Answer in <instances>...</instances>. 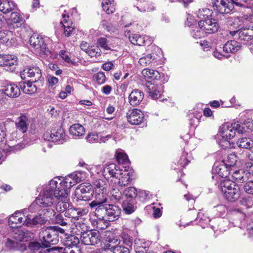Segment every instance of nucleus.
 <instances>
[{"instance_id":"1","label":"nucleus","mask_w":253,"mask_h":253,"mask_svg":"<svg viewBox=\"0 0 253 253\" xmlns=\"http://www.w3.org/2000/svg\"><path fill=\"white\" fill-rule=\"evenodd\" d=\"M57 181L55 179L51 180L42 193L29 207V211L31 212L42 211L44 215L48 216L50 218L52 216H54L53 204L59 200L60 197H63L60 195L61 192L57 190Z\"/></svg>"},{"instance_id":"2","label":"nucleus","mask_w":253,"mask_h":253,"mask_svg":"<svg viewBox=\"0 0 253 253\" xmlns=\"http://www.w3.org/2000/svg\"><path fill=\"white\" fill-rule=\"evenodd\" d=\"M64 229L57 226H51L42 228L39 233V237L42 245L47 248L58 243L59 233H64Z\"/></svg>"},{"instance_id":"3","label":"nucleus","mask_w":253,"mask_h":253,"mask_svg":"<svg viewBox=\"0 0 253 253\" xmlns=\"http://www.w3.org/2000/svg\"><path fill=\"white\" fill-rule=\"evenodd\" d=\"M219 187L225 198L230 202H235L240 197L241 191L239 186L230 180L222 181Z\"/></svg>"},{"instance_id":"4","label":"nucleus","mask_w":253,"mask_h":253,"mask_svg":"<svg viewBox=\"0 0 253 253\" xmlns=\"http://www.w3.org/2000/svg\"><path fill=\"white\" fill-rule=\"evenodd\" d=\"M30 237V233L28 231L19 229L13 233V240L7 239L6 246L10 249L23 252L26 250V246L21 242L27 241Z\"/></svg>"},{"instance_id":"5","label":"nucleus","mask_w":253,"mask_h":253,"mask_svg":"<svg viewBox=\"0 0 253 253\" xmlns=\"http://www.w3.org/2000/svg\"><path fill=\"white\" fill-rule=\"evenodd\" d=\"M79 243V238L75 235H65L62 241L64 247H55L52 249L57 251L58 253H81L78 246Z\"/></svg>"},{"instance_id":"6","label":"nucleus","mask_w":253,"mask_h":253,"mask_svg":"<svg viewBox=\"0 0 253 253\" xmlns=\"http://www.w3.org/2000/svg\"><path fill=\"white\" fill-rule=\"evenodd\" d=\"M83 180L82 173L74 172L69 174L62 181H57V190L61 192L60 195L64 197L68 195V189H70L77 183Z\"/></svg>"},{"instance_id":"7","label":"nucleus","mask_w":253,"mask_h":253,"mask_svg":"<svg viewBox=\"0 0 253 253\" xmlns=\"http://www.w3.org/2000/svg\"><path fill=\"white\" fill-rule=\"evenodd\" d=\"M30 43L35 51L40 56L50 54V51L47 47L43 39L38 34H33L30 38Z\"/></svg>"},{"instance_id":"8","label":"nucleus","mask_w":253,"mask_h":253,"mask_svg":"<svg viewBox=\"0 0 253 253\" xmlns=\"http://www.w3.org/2000/svg\"><path fill=\"white\" fill-rule=\"evenodd\" d=\"M93 189L92 186L89 183H84L79 185L76 188L75 195L76 202L79 201H87L91 199Z\"/></svg>"},{"instance_id":"9","label":"nucleus","mask_w":253,"mask_h":253,"mask_svg":"<svg viewBox=\"0 0 253 253\" xmlns=\"http://www.w3.org/2000/svg\"><path fill=\"white\" fill-rule=\"evenodd\" d=\"M239 127H240L239 122L231 124H224L220 128V134L223 138L227 141L232 139L235 136L236 132L239 133ZM227 143H229V142L227 141Z\"/></svg>"},{"instance_id":"10","label":"nucleus","mask_w":253,"mask_h":253,"mask_svg":"<svg viewBox=\"0 0 253 253\" xmlns=\"http://www.w3.org/2000/svg\"><path fill=\"white\" fill-rule=\"evenodd\" d=\"M43 137L45 140L57 142L59 144H62L66 141L65 132L61 127H58L50 131L45 132Z\"/></svg>"},{"instance_id":"11","label":"nucleus","mask_w":253,"mask_h":253,"mask_svg":"<svg viewBox=\"0 0 253 253\" xmlns=\"http://www.w3.org/2000/svg\"><path fill=\"white\" fill-rule=\"evenodd\" d=\"M82 243L86 245H95L101 241V236L99 231L88 230L82 234L80 238Z\"/></svg>"},{"instance_id":"12","label":"nucleus","mask_w":253,"mask_h":253,"mask_svg":"<svg viewBox=\"0 0 253 253\" xmlns=\"http://www.w3.org/2000/svg\"><path fill=\"white\" fill-rule=\"evenodd\" d=\"M18 65V59L14 55H0V66L4 67L5 70L13 72Z\"/></svg>"},{"instance_id":"13","label":"nucleus","mask_w":253,"mask_h":253,"mask_svg":"<svg viewBox=\"0 0 253 253\" xmlns=\"http://www.w3.org/2000/svg\"><path fill=\"white\" fill-rule=\"evenodd\" d=\"M214 10L220 14L229 13L234 9L232 2L229 0H211Z\"/></svg>"},{"instance_id":"14","label":"nucleus","mask_w":253,"mask_h":253,"mask_svg":"<svg viewBox=\"0 0 253 253\" xmlns=\"http://www.w3.org/2000/svg\"><path fill=\"white\" fill-rule=\"evenodd\" d=\"M20 76L23 80L27 77L32 78V82L35 83L39 81L42 77V73L38 67H26L20 72Z\"/></svg>"},{"instance_id":"15","label":"nucleus","mask_w":253,"mask_h":253,"mask_svg":"<svg viewBox=\"0 0 253 253\" xmlns=\"http://www.w3.org/2000/svg\"><path fill=\"white\" fill-rule=\"evenodd\" d=\"M102 201H92L88 204V207L93 211L95 215L98 219H106L107 204H102Z\"/></svg>"},{"instance_id":"16","label":"nucleus","mask_w":253,"mask_h":253,"mask_svg":"<svg viewBox=\"0 0 253 253\" xmlns=\"http://www.w3.org/2000/svg\"><path fill=\"white\" fill-rule=\"evenodd\" d=\"M38 214L35 216L33 218H31L28 216L25 217L24 223L28 227H39L44 224L47 220L46 218L48 216L43 214V212H42V211H38Z\"/></svg>"},{"instance_id":"17","label":"nucleus","mask_w":253,"mask_h":253,"mask_svg":"<svg viewBox=\"0 0 253 253\" xmlns=\"http://www.w3.org/2000/svg\"><path fill=\"white\" fill-rule=\"evenodd\" d=\"M126 117L127 121L133 125H138L143 122L144 120V114L137 109L128 110Z\"/></svg>"},{"instance_id":"18","label":"nucleus","mask_w":253,"mask_h":253,"mask_svg":"<svg viewBox=\"0 0 253 253\" xmlns=\"http://www.w3.org/2000/svg\"><path fill=\"white\" fill-rule=\"evenodd\" d=\"M0 42L7 46H14L16 44L17 37L11 31H0Z\"/></svg>"},{"instance_id":"19","label":"nucleus","mask_w":253,"mask_h":253,"mask_svg":"<svg viewBox=\"0 0 253 253\" xmlns=\"http://www.w3.org/2000/svg\"><path fill=\"white\" fill-rule=\"evenodd\" d=\"M214 19L200 20L198 22L199 28L203 30L205 33L212 34L217 31L219 26Z\"/></svg>"},{"instance_id":"20","label":"nucleus","mask_w":253,"mask_h":253,"mask_svg":"<svg viewBox=\"0 0 253 253\" xmlns=\"http://www.w3.org/2000/svg\"><path fill=\"white\" fill-rule=\"evenodd\" d=\"M231 36L238 34L239 39L243 41H250L253 39V27H243L238 31H227Z\"/></svg>"},{"instance_id":"21","label":"nucleus","mask_w":253,"mask_h":253,"mask_svg":"<svg viewBox=\"0 0 253 253\" xmlns=\"http://www.w3.org/2000/svg\"><path fill=\"white\" fill-rule=\"evenodd\" d=\"M17 135L18 133L17 131H13L10 134L7 144L8 148H6L8 151L15 152L24 147L23 143L18 142L19 139Z\"/></svg>"},{"instance_id":"22","label":"nucleus","mask_w":253,"mask_h":253,"mask_svg":"<svg viewBox=\"0 0 253 253\" xmlns=\"http://www.w3.org/2000/svg\"><path fill=\"white\" fill-rule=\"evenodd\" d=\"M120 241L116 237L107 236L106 237L105 242L102 244L101 250L103 251H110L113 253L117 247L120 245Z\"/></svg>"},{"instance_id":"23","label":"nucleus","mask_w":253,"mask_h":253,"mask_svg":"<svg viewBox=\"0 0 253 253\" xmlns=\"http://www.w3.org/2000/svg\"><path fill=\"white\" fill-rule=\"evenodd\" d=\"M2 93L11 98H16L20 94L18 86L14 84L6 82L3 86Z\"/></svg>"},{"instance_id":"24","label":"nucleus","mask_w":253,"mask_h":253,"mask_svg":"<svg viewBox=\"0 0 253 253\" xmlns=\"http://www.w3.org/2000/svg\"><path fill=\"white\" fill-rule=\"evenodd\" d=\"M106 220L114 221L117 220L121 213V210L119 206L113 204H107Z\"/></svg>"},{"instance_id":"25","label":"nucleus","mask_w":253,"mask_h":253,"mask_svg":"<svg viewBox=\"0 0 253 253\" xmlns=\"http://www.w3.org/2000/svg\"><path fill=\"white\" fill-rule=\"evenodd\" d=\"M146 86L148 88V92L149 95L153 99H156L160 97L162 92V87L156 83V81L148 82Z\"/></svg>"},{"instance_id":"26","label":"nucleus","mask_w":253,"mask_h":253,"mask_svg":"<svg viewBox=\"0 0 253 253\" xmlns=\"http://www.w3.org/2000/svg\"><path fill=\"white\" fill-rule=\"evenodd\" d=\"M121 169L114 163H111L105 166L104 168L103 174L105 178L109 177L116 178L120 173Z\"/></svg>"},{"instance_id":"27","label":"nucleus","mask_w":253,"mask_h":253,"mask_svg":"<svg viewBox=\"0 0 253 253\" xmlns=\"http://www.w3.org/2000/svg\"><path fill=\"white\" fill-rule=\"evenodd\" d=\"M144 93L139 89H134L129 94L128 101L129 104L133 107L139 105L143 100Z\"/></svg>"},{"instance_id":"28","label":"nucleus","mask_w":253,"mask_h":253,"mask_svg":"<svg viewBox=\"0 0 253 253\" xmlns=\"http://www.w3.org/2000/svg\"><path fill=\"white\" fill-rule=\"evenodd\" d=\"M25 215L19 212H15L8 219L9 225L12 228H16L20 226L21 224L24 223Z\"/></svg>"},{"instance_id":"29","label":"nucleus","mask_w":253,"mask_h":253,"mask_svg":"<svg viewBox=\"0 0 253 253\" xmlns=\"http://www.w3.org/2000/svg\"><path fill=\"white\" fill-rule=\"evenodd\" d=\"M241 48V44L237 41L231 40L227 42L223 46V51L226 53H234Z\"/></svg>"},{"instance_id":"30","label":"nucleus","mask_w":253,"mask_h":253,"mask_svg":"<svg viewBox=\"0 0 253 253\" xmlns=\"http://www.w3.org/2000/svg\"><path fill=\"white\" fill-rule=\"evenodd\" d=\"M70 134L74 137H80L85 134V129L79 124H75L70 126Z\"/></svg>"},{"instance_id":"31","label":"nucleus","mask_w":253,"mask_h":253,"mask_svg":"<svg viewBox=\"0 0 253 253\" xmlns=\"http://www.w3.org/2000/svg\"><path fill=\"white\" fill-rule=\"evenodd\" d=\"M93 185L96 193L101 192L106 193L107 191L108 181L106 179H95L93 181Z\"/></svg>"},{"instance_id":"32","label":"nucleus","mask_w":253,"mask_h":253,"mask_svg":"<svg viewBox=\"0 0 253 253\" xmlns=\"http://www.w3.org/2000/svg\"><path fill=\"white\" fill-rule=\"evenodd\" d=\"M118 179V185L120 186H126L130 183L132 179L130 177L129 173L126 171L122 172V170L120 171V173L118 174V176L116 177Z\"/></svg>"},{"instance_id":"33","label":"nucleus","mask_w":253,"mask_h":253,"mask_svg":"<svg viewBox=\"0 0 253 253\" xmlns=\"http://www.w3.org/2000/svg\"><path fill=\"white\" fill-rule=\"evenodd\" d=\"M63 20L61 23L62 24V27L64 29V34L66 37H70L74 31L75 28L72 26V23L67 21L66 18L69 17H66L65 14L62 15Z\"/></svg>"},{"instance_id":"34","label":"nucleus","mask_w":253,"mask_h":253,"mask_svg":"<svg viewBox=\"0 0 253 253\" xmlns=\"http://www.w3.org/2000/svg\"><path fill=\"white\" fill-rule=\"evenodd\" d=\"M15 7V3L9 0H0V11L6 14L12 11Z\"/></svg>"},{"instance_id":"35","label":"nucleus","mask_w":253,"mask_h":253,"mask_svg":"<svg viewBox=\"0 0 253 253\" xmlns=\"http://www.w3.org/2000/svg\"><path fill=\"white\" fill-rule=\"evenodd\" d=\"M16 126L17 128L22 133L25 132L28 128V118L24 115H21L19 117L16 122Z\"/></svg>"},{"instance_id":"36","label":"nucleus","mask_w":253,"mask_h":253,"mask_svg":"<svg viewBox=\"0 0 253 253\" xmlns=\"http://www.w3.org/2000/svg\"><path fill=\"white\" fill-rule=\"evenodd\" d=\"M101 6L107 14H111L115 11V3L114 0H102Z\"/></svg>"},{"instance_id":"37","label":"nucleus","mask_w":253,"mask_h":253,"mask_svg":"<svg viewBox=\"0 0 253 253\" xmlns=\"http://www.w3.org/2000/svg\"><path fill=\"white\" fill-rule=\"evenodd\" d=\"M142 74L146 79H152V81H155L160 77L158 71L150 69H144L142 71Z\"/></svg>"},{"instance_id":"38","label":"nucleus","mask_w":253,"mask_h":253,"mask_svg":"<svg viewBox=\"0 0 253 253\" xmlns=\"http://www.w3.org/2000/svg\"><path fill=\"white\" fill-rule=\"evenodd\" d=\"M67 196L64 197H60L59 200L56 205V210L58 212H63L67 210L69 208V204L68 202Z\"/></svg>"},{"instance_id":"39","label":"nucleus","mask_w":253,"mask_h":253,"mask_svg":"<svg viewBox=\"0 0 253 253\" xmlns=\"http://www.w3.org/2000/svg\"><path fill=\"white\" fill-rule=\"evenodd\" d=\"M32 82L28 81L27 83H23L20 84V87L24 93L33 94L37 91V87Z\"/></svg>"},{"instance_id":"40","label":"nucleus","mask_w":253,"mask_h":253,"mask_svg":"<svg viewBox=\"0 0 253 253\" xmlns=\"http://www.w3.org/2000/svg\"><path fill=\"white\" fill-rule=\"evenodd\" d=\"M239 133H243L246 132H250L253 130V120L248 119L243 123L239 122Z\"/></svg>"},{"instance_id":"41","label":"nucleus","mask_w":253,"mask_h":253,"mask_svg":"<svg viewBox=\"0 0 253 253\" xmlns=\"http://www.w3.org/2000/svg\"><path fill=\"white\" fill-rule=\"evenodd\" d=\"M237 145L240 148L249 150L253 147V140L249 137H242L238 139Z\"/></svg>"},{"instance_id":"42","label":"nucleus","mask_w":253,"mask_h":253,"mask_svg":"<svg viewBox=\"0 0 253 253\" xmlns=\"http://www.w3.org/2000/svg\"><path fill=\"white\" fill-rule=\"evenodd\" d=\"M155 54H148L140 58L139 60V64L143 66H146L153 63L156 59Z\"/></svg>"},{"instance_id":"43","label":"nucleus","mask_w":253,"mask_h":253,"mask_svg":"<svg viewBox=\"0 0 253 253\" xmlns=\"http://www.w3.org/2000/svg\"><path fill=\"white\" fill-rule=\"evenodd\" d=\"M129 39L131 43L139 46L144 45L145 42L144 38L139 34H132L129 36Z\"/></svg>"},{"instance_id":"44","label":"nucleus","mask_w":253,"mask_h":253,"mask_svg":"<svg viewBox=\"0 0 253 253\" xmlns=\"http://www.w3.org/2000/svg\"><path fill=\"white\" fill-rule=\"evenodd\" d=\"M122 207L125 213L128 214L133 212L136 208L133 202L131 201V200L129 201H124L122 204Z\"/></svg>"},{"instance_id":"45","label":"nucleus","mask_w":253,"mask_h":253,"mask_svg":"<svg viewBox=\"0 0 253 253\" xmlns=\"http://www.w3.org/2000/svg\"><path fill=\"white\" fill-rule=\"evenodd\" d=\"M196 14L201 20H206L210 19V17L211 16V11L208 8L199 9L196 12Z\"/></svg>"},{"instance_id":"46","label":"nucleus","mask_w":253,"mask_h":253,"mask_svg":"<svg viewBox=\"0 0 253 253\" xmlns=\"http://www.w3.org/2000/svg\"><path fill=\"white\" fill-rule=\"evenodd\" d=\"M123 196L122 192L118 188H114L110 191V199L114 202L120 201Z\"/></svg>"},{"instance_id":"47","label":"nucleus","mask_w":253,"mask_h":253,"mask_svg":"<svg viewBox=\"0 0 253 253\" xmlns=\"http://www.w3.org/2000/svg\"><path fill=\"white\" fill-rule=\"evenodd\" d=\"M96 44L98 48L101 47L105 50L111 49L109 46V41L106 38L100 37L98 38L96 42Z\"/></svg>"},{"instance_id":"48","label":"nucleus","mask_w":253,"mask_h":253,"mask_svg":"<svg viewBox=\"0 0 253 253\" xmlns=\"http://www.w3.org/2000/svg\"><path fill=\"white\" fill-rule=\"evenodd\" d=\"M28 248L30 253H42V248L38 242L30 243Z\"/></svg>"},{"instance_id":"49","label":"nucleus","mask_w":253,"mask_h":253,"mask_svg":"<svg viewBox=\"0 0 253 253\" xmlns=\"http://www.w3.org/2000/svg\"><path fill=\"white\" fill-rule=\"evenodd\" d=\"M124 195L127 199H130L131 200L136 197L137 190L133 187H128L125 190Z\"/></svg>"},{"instance_id":"50","label":"nucleus","mask_w":253,"mask_h":253,"mask_svg":"<svg viewBox=\"0 0 253 253\" xmlns=\"http://www.w3.org/2000/svg\"><path fill=\"white\" fill-rule=\"evenodd\" d=\"M75 226L76 228L74 229V230H76L77 231H75V232L77 235H80V238H82V234L87 231V226L84 223L78 222Z\"/></svg>"},{"instance_id":"51","label":"nucleus","mask_w":253,"mask_h":253,"mask_svg":"<svg viewBox=\"0 0 253 253\" xmlns=\"http://www.w3.org/2000/svg\"><path fill=\"white\" fill-rule=\"evenodd\" d=\"M232 177L237 182H243L246 179V174L242 170L235 171L232 175Z\"/></svg>"},{"instance_id":"52","label":"nucleus","mask_w":253,"mask_h":253,"mask_svg":"<svg viewBox=\"0 0 253 253\" xmlns=\"http://www.w3.org/2000/svg\"><path fill=\"white\" fill-rule=\"evenodd\" d=\"M117 162L120 164H126L129 163L127 155L123 152H117L116 154Z\"/></svg>"},{"instance_id":"53","label":"nucleus","mask_w":253,"mask_h":253,"mask_svg":"<svg viewBox=\"0 0 253 253\" xmlns=\"http://www.w3.org/2000/svg\"><path fill=\"white\" fill-rule=\"evenodd\" d=\"M227 211L226 207L223 205H218L213 208L212 211L216 212V215L218 216H224Z\"/></svg>"},{"instance_id":"54","label":"nucleus","mask_w":253,"mask_h":253,"mask_svg":"<svg viewBox=\"0 0 253 253\" xmlns=\"http://www.w3.org/2000/svg\"><path fill=\"white\" fill-rule=\"evenodd\" d=\"M87 53L91 57H98L101 54V50L98 47L96 46H90L87 51Z\"/></svg>"},{"instance_id":"55","label":"nucleus","mask_w":253,"mask_h":253,"mask_svg":"<svg viewBox=\"0 0 253 253\" xmlns=\"http://www.w3.org/2000/svg\"><path fill=\"white\" fill-rule=\"evenodd\" d=\"M94 80L96 81L99 84H103L105 83L106 77L103 72H98L93 76Z\"/></svg>"},{"instance_id":"56","label":"nucleus","mask_w":253,"mask_h":253,"mask_svg":"<svg viewBox=\"0 0 253 253\" xmlns=\"http://www.w3.org/2000/svg\"><path fill=\"white\" fill-rule=\"evenodd\" d=\"M86 141L89 143L98 142V134L96 132H90L86 137Z\"/></svg>"},{"instance_id":"57","label":"nucleus","mask_w":253,"mask_h":253,"mask_svg":"<svg viewBox=\"0 0 253 253\" xmlns=\"http://www.w3.org/2000/svg\"><path fill=\"white\" fill-rule=\"evenodd\" d=\"M10 19L13 23H20L23 20V17L17 12L11 13Z\"/></svg>"},{"instance_id":"58","label":"nucleus","mask_w":253,"mask_h":253,"mask_svg":"<svg viewBox=\"0 0 253 253\" xmlns=\"http://www.w3.org/2000/svg\"><path fill=\"white\" fill-rule=\"evenodd\" d=\"M97 194L96 195L95 200H93V201L102 202V204H106V203L108 200L106 193H103L102 192H97Z\"/></svg>"},{"instance_id":"59","label":"nucleus","mask_w":253,"mask_h":253,"mask_svg":"<svg viewBox=\"0 0 253 253\" xmlns=\"http://www.w3.org/2000/svg\"><path fill=\"white\" fill-rule=\"evenodd\" d=\"M55 215V222L57 224H59L62 226H64L67 225V219H64L63 216L61 213H58Z\"/></svg>"},{"instance_id":"60","label":"nucleus","mask_w":253,"mask_h":253,"mask_svg":"<svg viewBox=\"0 0 253 253\" xmlns=\"http://www.w3.org/2000/svg\"><path fill=\"white\" fill-rule=\"evenodd\" d=\"M244 189L248 194L253 195V180L246 182L244 185Z\"/></svg>"},{"instance_id":"61","label":"nucleus","mask_w":253,"mask_h":253,"mask_svg":"<svg viewBox=\"0 0 253 253\" xmlns=\"http://www.w3.org/2000/svg\"><path fill=\"white\" fill-rule=\"evenodd\" d=\"M197 29L193 30L191 32L192 36L195 39H200L204 36L205 32L200 28V30Z\"/></svg>"},{"instance_id":"62","label":"nucleus","mask_w":253,"mask_h":253,"mask_svg":"<svg viewBox=\"0 0 253 253\" xmlns=\"http://www.w3.org/2000/svg\"><path fill=\"white\" fill-rule=\"evenodd\" d=\"M105 219H98L96 221V228L99 229H104L108 226V223Z\"/></svg>"},{"instance_id":"63","label":"nucleus","mask_w":253,"mask_h":253,"mask_svg":"<svg viewBox=\"0 0 253 253\" xmlns=\"http://www.w3.org/2000/svg\"><path fill=\"white\" fill-rule=\"evenodd\" d=\"M101 25L103 28L109 32H113L114 31V28L112 25L109 23L106 20H103L101 21Z\"/></svg>"},{"instance_id":"64","label":"nucleus","mask_w":253,"mask_h":253,"mask_svg":"<svg viewBox=\"0 0 253 253\" xmlns=\"http://www.w3.org/2000/svg\"><path fill=\"white\" fill-rule=\"evenodd\" d=\"M245 169L250 175H253V162H248L245 164Z\"/></svg>"}]
</instances>
